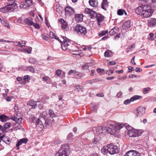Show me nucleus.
<instances>
[{
    "label": "nucleus",
    "mask_w": 156,
    "mask_h": 156,
    "mask_svg": "<svg viewBox=\"0 0 156 156\" xmlns=\"http://www.w3.org/2000/svg\"><path fill=\"white\" fill-rule=\"evenodd\" d=\"M137 14L142 17L148 18L152 15L154 10L150 5H142L138 7L136 10Z\"/></svg>",
    "instance_id": "obj_1"
},
{
    "label": "nucleus",
    "mask_w": 156,
    "mask_h": 156,
    "mask_svg": "<svg viewBox=\"0 0 156 156\" xmlns=\"http://www.w3.org/2000/svg\"><path fill=\"white\" fill-rule=\"evenodd\" d=\"M9 2L7 5L2 8L0 9V11L3 13L13 11L17 7L16 3L13 0L9 1Z\"/></svg>",
    "instance_id": "obj_2"
},
{
    "label": "nucleus",
    "mask_w": 156,
    "mask_h": 156,
    "mask_svg": "<svg viewBox=\"0 0 156 156\" xmlns=\"http://www.w3.org/2000/svg\"><path fill=\"white\" fill-rule=\"evenodd\" d=\"M69 147L67 145H62L55 156H68L69 153Z\"/></svg>",
    "instance_id": "obj_3"
},
{
    "label": "nucleus",
    "mask_w": 156,
    "mask_h": 156,
    "mask_svg": "<svg viewBox=\"0 0 156 156\" xmlns=\"http://www.w3.org/2000/svg\"><path fill=\"white\" fill-rule=\"evenodd\" d=\"M107 147L108 153L111 154H113L119 152V148L112 144H108Z\"/></svg>",
    "instance_id": "obj_4"
},
{
    "label": "nucleus",
    "mask_w": 156,
    "mask_h": 156,
    "mask_svg": "<svg viewBox=\"0 0 156 156\" xmlns=\"http://www.w3.org/2000/svg\"><path fill=\"white\" fill-rule=\"evenodd\" d=\"M75 30L79 34L85 35L87 32L86 28L80 24L76 25L75 28Z\"/></svg>",
    "instance_id": "obj_5"
},
{
    "label": "nucleus",
    "mask_w": 156,
    "mask_h": 156,
    "mask_svg": "<svg viewBox=\"0 0 156 156\" xmlns=\"http://www.w3.org/2000/svg\"><path fill=\"white\" fill-rule=\"evenodd\" d=\"M31 122V123L32 122H36V127L38 131L41 130L44 127V126L42 122L39 119H35L33 118L32 121Z\"/></svg>",
    "instance_id": "obj_6"
},
{
    "label": "nucleus",
    "mask_w": 156,
    "mask_h": 156,
    "mask_svg": "<svg viewBox=\"0 0 156 156\" xmlns=\"http://www.w3.org/2000/svg\"><path fill=\"white\" fill-rule=\"evenodd\" d=\"M40 116L43 118L45 122V125L46 127H49L51 126V123L48 120V114L46 111L43 112L41 114Z\"/></svg>",
    "instance_id": "obj_7"
},
{
    "label": "nucleus",
    "mask_w": 156,
    "mask_h": 156,
    "mask_svg": "<svg viewBox=\"0 0 156 156\" xmlns=\"http://www.w3.org/2000/svg\"><path fill=\"white\" fill-rule=\"evenodd\" d=\"M63 43H62V42H61L62 48L63 50L65 51L67 49V47L69 45L70 42H69V40L66 37H63Z\"/></svg>",
    "instance_id": "obj_8"
},
{
    "label": "nucleus",
    "mask_w": 156,
    "mask_h": 156,
    "mask_svg": "<svg viewBox=\"0 0 156 156\" xmlns=\"http://www.w3.org/2000/svg\"><path fill=\"white\" fill-rule=\"evenodd\" d=\"M142 98L141 96L138 95H135L131 97L130 99H127L125 100L123 102L125 105H128L129 104L131 101H133L135 100L140 99Z\"/></svg>",
    "instance_id": "obj_9"
},
{
    "label": "nucleus",
    "mask_w": 156,
    "mask_h": 156,
    "mask_svg": "<svg viewBox=\"0 0 156 156\" xmlns=\"http://www.w3.org/2000/svg\"><path fill=\"white\" fill-rule=\"evenodd\" d=\"M146 111L145 108L142 106L138 107L136 110V115L137 116L141 117L145 113Z\"/></svg>",
    "instance_id": "obj_10"
},
{
    "label": "nucleus",
    "mask_w": 156,
    "mask_h": 156,
    "mask_svg": "<svg viewBox=\"0 0 156 156\" xmlns=\"http://www.w3.org/2000/svg\"><path fill=\"white\" fill-rule=\"evenodd\" d=\"M84 12L86 14H89L91 18L96 17L98 15L95 11L92 10V9L88 8L85 9Z\"/></svg>",
    "instance_id": "obj_11"
},
{
    "label": "nucleus",
    "mask_w": 156,
    "mask_h": 156,
    "mask_svg": "<svg viewBox=\"0 0 156 156\" xmlns=\"http://www.w3.org/2000/svg\"><path fill=\"white\" fill-rule=\"evenodd\" d=\"M75 11L74 9L69 6L67 7L65 9V15L69 16L74 14Z\"/></svg>",
    "instance_id": "obj_12"
},
{
    "label": "nucleus",
    "mask_w": 156,
    "mask_h": 156,
    "mask_svg": "<svg viewBox=\"0 0 156 156\" xmlns=\"http://www.w3.org/2000/svg\"><path fill=\"white\" fill-rule=\"evenodd\" d=\"M105 129L109 133L112 135H113L115 133L116 129L113 126V127H111L110 125V127H106L105 128Z\"/></svg>",
    "instance_id": "obj_13"
},
{
    "label": "nucleus",
    "mask_w": 156,
    "mask_h": 156,
    "mask_svg": "<svg viewBox=\"0 0 156 156\" xmlns=\"http://www.w3.org/2000/svg\"><path fill=\"white\" fill-rule=\"evenodd\" d=\"M147 23L148 26L152 27L156 25V19L151 18L147 20Z\"/></svg>",
    "instance_id": "obj_14"
},
{
    "label": "nucleus",
    "mask_w": 156,
    "mask_h": 156,
    "mask_svg": "<svg viewBox=\"0 0 156 156\" xmlns=\"http://www.w3.org/2000/svg\"><path fill=\"white\" fill-rule=\"evenodd\" d=\"M96 19L98 22V24L100 26L101 22L103 21L104 16L100 14H98L96 16Z\"/></svg>",
    "instance_id": "obj_15"
},
{
    "label": "nucleus",
    "mask_w": 156,
    "mask_h": 156,
    "mask_svg": "<svg viewBox=\"0 0 156 156\" xmlns=\"http://www.w3.org/2000/svg\"><path fill=\"white\" fill-rule=\"evenodd\" d=\"M110 126L111 127H112L114 126L116 129V131L117 130L120 129L122 128L124 126L125 124H124L118 123L115 124V125L110 124Z\"/></svg>",
    "instance_id": "obj_16"
},
{
    "label": "nucleus",
    "mask_w": 156,
    "mask_h": 156,
    "mask_svg": "<svg viewBox=\"0 0 156 156\" xmlns=\"http://www.w3.org/2000/svg\"><path fill=\"white\" fill-rule=\"evenodd\" d=\"M130 21H128L124 23L122 25V28L123 30H126L130 27Z\"/></svg>",
    "instance_id": "obj_17"
},
{
    "label": "nucleus",
    "mask_w": 156,
    "mask_h": 156,
    "mask_svg": "<svg viewBox=\"0 0 156 156\" xmlns=\"http://www.w3.org/2000/svg\"><path fill=\"white\" fill-rule=\"evenodd\" d=\"M83 15L81 14H77L75 15V19L77 22L82 21L83 20Z\"/></svg>",
    "instance_id": "obj_18"
},
{
    "label": "nucleus",
    "mask_w": 156,
    "mask_h": 156,
    "mask_svg": "<svg viewBox=\"0 0 156 156\" xmlns=\"http://www.w3.org/2000/svg\"><path fill=\"white\" fill-rule=\"evenodd\" d=\"M144 1L147 4L154 8H156V0H144Z\"/></svg>",
    "instance_id": "obj_19"
},
{
    "label": "nucleus",
    "mask_w": 156,
    "mask_h": 156,
    "mask_svg": "<svg viewBox=\"0 0 156 156\" xmlns=\"http://www.w3.org/2000/svg\"><path fill=\"white\" fill-rule=\"evenodd\" d=\"M61 21L62 23V28L66 30H68L69 29V27L66 22L63 19H61Z\"/></svg>",
    "instance_id": "obj_20"
},
{
    "label": "nucleus",
    "mask_w": 156,
    "mask_h": 156,
    "mask_svg": "<svg viewBox=\"0 0 156 156\" xmlns=\"http://www.w3.org/2000/svg\"><path fill=\"white\" fill-rule=\"evenodd\" d=\"M89 2L90 5L93 7H96L98 6L97 0H90Z\"/></svg>",
    "instance_id": "obj_21"
},
{
    "label": "nucleus",
    "mask_w": 156,
    "mask_h": 156,
    "mask_svg": "<svg viewBox=\"0 0 156 156\" xmlns=\"http://www.w3.org/2000/svg\"><path fill=\"white\" fill-rule=\"evenodd\" d=\"M108 3L107 0H103L101 3V8L104 10L106 9V8L108 6Z\"/></svg>",
    "instance_id": "obj_22"
},
{
    "label": "nucleus",
    "mask_w": 156,
    "mask_h": 156,
    "mask_svg": "<svg viewBox=\"0 0 156 156\" xmlns=\"http://www.w3.org/2000/svg\"><path fill=\"white\" fill-rule=\"evenodd\" d=\"M11 42L17 43V44H15L16 46H18L20 47H24L25 46V41H21L20 42H14L12 41Z\"/></svg>",
    "instance_id": "obj_23"
},
{
    "label": "nucleus",
    "mask_w": 156,
    "mask_h": 156,
    "mask_svg": "<svg viewBox=\"0 0 156 156\" xmlns=\"http://www.w3.org/2000/svg\"><path fill=\"white\" fill-rule=\"evenodd\" d=\"M8 119V117L5 115H1L0 113V120L3 122H5Z\"/></svg>",
    "instance_id": "obj_24"
},
{
    "label": "nucleus",
    "mask_w": 156,
    "mask_h": 156,
    "mask_svg": "<svg viewBox=\"0 0 156 156\" xmlns=\"http://www.w3.org/2000/svg\"><path fill=\"white\" fill-rule=\"evenodd\" d=\"M0 21L4 26L6 27L9 29L10 28V27L9 25V23L5 21L3 17H1L0 18Z\"/></svg>",
    "instance_id": "obj_25"
},
{
    "label": "nucleus",
    "mask_w": 156,
    "mask_h": 156,
    "mask_svg": "<svg viewBox=\"0 0 156 156\" xmlns=\"http://www.w3.org/2000/svg\"><path fill=\"white\" fill-rule=\"evenodd\" d=\"M24 21L25 23L29 25H32L34 23L32 19L30 18L25 19Z\"/></svg>",
    "instance_id": "obj_26"
},
{
    "label": "nucleus",
    "mask_w": 156,
    "mask_h": 156,
    "mask_svg": "<svg viewBox=\"0 0 156 156\" xmlns=\"http://www.w3.org/2000/svg\"><path fill=\"white\" fill-rule=\"evenodd\" d=\"M49 35V36L51 38L55 39L58 40L59 42H62V41L59 39V38L55 36L53 32L50 31V32Z\"/></svg>",
    "instance_id": "obj_27"
},
{
    "label": "nucleus",
    "mask_w": 156,
    "mask_h": 156,
    "mask_svg": "<svg viewBox=\"0 0 156 156\" xmlns=\"http://www.w3.org/2000/svg\"><path fill=\"white\" fill-rule=\"evenodd\" d=\"M29 104L32 108H35L37 107V105L36 102L34 101H30L29 102Z\"/></svg>",
    "instance_id": "obj_28"
},
{
    "label": "nucleus",
    "mask_w": 156,
    "mask_h": 156,
    "mask_svg": "<svg viewBox=\"0 0 156 156\" xmlns=\"http://www.w3.org/2000/svg\"><path fill=\"white\" fill-rule=\"evenodd\" d=\"M107 145L106 146L103 147L101 149V152L104 154H107L108 152Z\"/></svg>",
    "instance_id": "obj_29"
},
{
    "label": "nucleus",
    "mask_w": 156,
    "mask_h": 156,
    "mask_svg": "<svg viewBox=\"0 0 156 156\" xmlns=\"http://www.w3.org/2000/svg\"><path fill=\"white\" fill-rule=\"evenodd\" d=\"M127 134L130 137H136L134 129L129 130Z\"/></svg>",
    "instance_id": "obj_30"
},
{
    "label": "nucleus",
    "mask_w": 156,
    "mask_h": 156,
    "mask_svg": "<svg viewBox=\"0 0 156 156\" xmlns=\"http://www.w3.org/2000/svg\"><path fill=\"white\" fill-rule=\"evenodd\" d=\"M118 28L117 27H115L112 29L109 32L110 34L111 35H113L115 34L117 32Z\"/></svg>",
    "instance_id": "obj_31"
},
{
    "label": "nucleus",
    "mask_w": 156,
    "mask_h": 156,
    "mask_svg": "<svg viewBox=\"0 0 156 156\" xmlns=\"http://www.w3.org/2000/svg\"><path fill=\"white\" fill-rule=\"evenodd\" d=\"M48 114L50 118H53L55 117V114L54 111L51 109L49 110Z\"/></svg>",
    "instance_id": "obj_32"
},
{
    "label": "nucleus",
    "mask_w": 156,
    "mask_h": 156,
    "mask_svg": "<svg viewBox=\"0 0 156 156\" xmlns=\"http://www.w3.org/2000/svg\"><path fill=\"white\" fill-rule=\"evenodd\" d=\"M134 131L136 137L140 136L142 133V132L140 130L134 129Z\"/></svg>",
    "instance_id": "obj_33"
},
{
    "label": "nucleus",
    "mask_w": 156,
    "mask_h": 156,
    "mask_svg": "<svg viewBox=\"0 0 156 156\" xmlns=\"http://www.w3.org/2000/svg\"><path fill=\"white\" fill-rule=\"evenodd\" d=\"M76 75H75V77L77 79H80L82 78L83 76V75L82 73L77 72Z\"/></svg>",
    "instance_id": "obj_34"
},
{
    "label": "nucleus",
    "mask_w": 156,
    "mask_h": 156,
    "mask_svg": "<svg viewBox=\"0 0 156 156\" xmlns=\"http://www.w3.org/2000/svg\"><path fill=\"white\" fill-rule=\"evenodd\" d=\"M151 89V88L150 87L143 88V94H145L148 93V91L150 90Z\"/></svg>",
    "instance_id": "obj_35"
},
{
    "label": "nucleus",
    "mask_w": 156,
    "mask_h": 156,
    "mask_svg": "<svg viewBox=\"0 0 156 156\" xmlns=\"http://www.w3.org/2000/svg\"><path fill=\"white\" fill-rule=\"evenodd\" d=\"M29 62L30 64H34L37 62V60L33 58H30L29 59Z\"/></svg>",
    "instance_id": "obj_36"
},
{
    "label": "nucleus",
    "mask_w": 156,
    "mask_h": 156,
    "mask_svg": "<svg viewBox=\"0 0 156 156\" xmlns=\"http://www.w3.org/2000/svg\"><path fill=\"white\" fill-rule=\"evenodd\" d=\"M22 119L21 117L20 116L16 117V121L15 122L18 123L20 124L22 123Z\"/></svg>",
    "instance_id": "obj_37"
},
{
    "label": "nucleus",
    "mask_w": 156,
    "mask_h": 156,
    "mask_svg": "<svg viewBox=\"0 0 156 156\" xmlns=\"http://www.w3.org/2000/svg\"><path fill=\"white\" fill-rule=\"evenodd\" d=\"M89 63H87L86 64L83 65L82 67V69H87L89 67L91 66L90 65Z\"/></svg>",
    "instance_id": "obj_38"
},
{
    "label": "nucleus",
    "mask_w": 156,
    "mask_h": 156,
    "mask_svg": "<svg viewBox=\"0 0 156 156\" xmlns=\"http://www.w3.org/2000/svg\"><path fill=\"white\" fill-rule=\"evenodd\" d=\"M108 33V30H103L101 31V32H100L98 33V35L99 36H102L106 34H107Z\"/></svg>",
    "instance_id": "obj_39"
},
{
    "label": "nucleus",
    "mask_w": 156,
    "mask_h": 156,
    "mask_svg": "<svg viewBox=\"0 0 156 156\" xmlns=\"http://www.w3.org/2000/svg\"><path fill=\"white\" fill-rule=\"evenodd\" d=\"M125 12V10L124 9H119L117 11V14L118 15L121 16L123 15L124 12Z\"/></svg>",
    "instance_id": "obj_40"
},
{
    "label": "nucleus",
    "mask_w": 156,
    "mask_h": 156,
    "mask_svg": "<svg viewBox=\"0 0 156 156\" xmlns=\"http://www.w3.org/2000/svg\"><path fill=\"white\" fill-rule=\"evenodd\" d=\"M27 70L30 71L32 73H34V69L33 67L32 66H28L27 68Z\"/></svg>",
    "instance_id": "obj_41"
},
{
    "label": "nucleus",
    "mask_w": 156,
    "mask_h": 156,
    "mask_svg": "<svg viewBox=\"0 0 156 156\" xmlns=\"http://www.w3.org/2000/svg\"><path fill=\"white\" fill-rule=\"evenodd\" d=\"M23 143L20 140L18 141L17 144H16V148L17 150H19L20 149L19 146L21 145Z\"/></svg>",
    "instance_id": "obj_42"
},
{
    "label": "nucleus",
    "mask_w": 156,
    "mask_h": 156,
    "mask_svg": "<svg viewBox=\"0 0 156 156\" xmlns=\"http://www.w3.org/2000/svg\"><path fill=\"white\" fill-rule=\"evenodd\" d=\"M25 4L27 5V6L29 7L30 6L32 5V0H26Z\"/></svg>",
    "instance_id": "obj_43"
},
{
    "label": "nucleus",
    "mask_w": 156,
    "mask_h": 156,
    "mask_svg": "<svg viewBox=\"0 0 156 156\" xmlns=\"http://www.w3.org/2000/svg\"><path fill=\"white\" fill-rule=\"evenodd\" d=\"M77 73V71L76 70L71 69L69 71V72L67 73V74L68 75H70L73 73L76 74Z\"/></svg>",
    "instance_id": "obj_44"
},
{
    "label": "nucleus",
    "mask_w": 156,
    "mask_h": 156,
    "mask_svg": "<svg viewBox=\"0 0 156 156\" xmlns=\"http://www.w3.org/2000/svg\"><path fill=\"white\" fill-rule=\"evenodd\" d=\"M11 126V124L10 122H7L4 124V126L6 128V129H8Z\"/></svg>",
    "instance_id": "obj_45"
},
{
    "label": "nucleus",
    "mask_w": 156,
    "mask_h": 156,
    "mask_svg": "<svg viewBox=\"0 0 156 156\" xmlns=\"http://www.w3.org/2000/svg\"><path fill=\"white\" fill-rule=\"evenodd\" d=\"M20 140L23 144H26L28 142V139L27 138H25L21 139Z\"/></svg>",
    "instance_id": "obj_46"
},
{
    "label": "nucleus",
    "mask_w": 156,
    "mask_h": 156,
    "mask_svg": "<svg viewBox=\"0 0 156 156\" xmlns=\"http://www.w3.org/2000/svg\"><path fill=\"white\" fill-rule=\"evenodd\" d=\"M32 25H33L35 28L38 29L40 28L39 25L37 23H34Z\"/></svg>",
    "instance_id": "obj_47"
},
{
    "label": "nucleus",
    "mask_w": 156,
    "mask_h": 156,
    "mask_svg": "<svg viewBox=\"0 0 156 156\" xmlns=\"http://www.w3.org/2000/svg\"><path fill=\"white\" fill-rule=\"evenodd\" d=\"M150 37H148V39L149 40L152 41L154 40V38L153 37L154 34L152 33H151L149 34Z\"/></svg>",
    "instance_id": "obj_48"
},
{
    "label": "nucleus",
    "mask_w": 156,
    "mask_h": 156,
    "mask_svg": "<svg viewBox=\"0 0 156 156\" xmlns=\"http://www.w3.org/2000/svg\"><path fill=\"white\" fill-rule=\"evenodd\" d=\"M41 36L43 39L46 41H47L48 40L49 37L47 36H46L45 34H42L41 35Z\"/></svg>",
    "instance_id": "obj_49"
},
{
    "label": "nucleus",
    "mask_w": 156,
    "mask_h": 156,
    "mask_svg": "<svg viewBox=\"0 0 156 156\" xmlns=\"http://www.w3.org/2000/svg\"><path fill=\"white\" fill-rule=\"evenodd\" d=\"M140 76H136L134 74L130 75L129 76V78L133 79L134 77L135 78H140Z\"/></svg>",
    "instance_id": "obj_50"
},
{
    "label": "nucleus",
    "mask_w": 156,
    "mask_h": 156,
    "mask_svg": "<svg viewBox=\"0 0 156 156\" xmlns=\"http://www.w3.org/2000/svg\"><path fill=\"white\" fill-rule=\"evenodd\" d=\"M32 50V48L31 47H30L29 48V50L23 49V51H25L26 52H27L28 54H30L31 53V51Z\"/></svg>",
    "instance_id": "obj_51"
},
{
    "label": "nucleus",
    "mask_w": 156,
    "mask_h": 156,
    "mask_svg": "<svg viewBox=\"0 0 156 156\" xmlns=\"http://www.w3.org/2000/svg\"><path fill=\"white\" fill-rule=\"evenodd\" d=\"M24 79L25 81H26L29 80L30 78L29 76L26 75L24 76Z\"/></svg>",
    "instance_id": "obj_52"
},
{
    "label": "nucleus",
    "mask_w": 156,
    "mask_h": 156,
    "mask_svg": "<svg viewBox=\"0 0 156 156\" xmlns=\"http://www.w3.org/2000/svg\"><path fill=\"white\" fill-rule=\"evenodd\" d=\"M99 142V140L97 138H95L93 141V142L94 144H96Z\"/></svg>",
    "instance_id": "obj_53"
},
{
    "label": "nucleus",
    "mask_w": 156,
    "mask_h": 156,
    "mask_svg": "<svg viewBox=\"0 0 156 156\" xmlns=\"http://www.w3.org/2000/svg\"><path fill=\"white\" fill-rule=\"evenodd\" d=\"M101 80L99 79L98 78H96V79H94L93 80H91L90 81H92V82L94 83H95V82H99Z\"/></svg>",
    "instance_id": "obj_54"
},
{
    "label": "nucleus",
    "mask_w": 156,
    "mask_h": 156,
    "mask_svg": "<svg viewBox=\"0 0 156 156\" xmlns=\"http://www.w3.org/2000/svg\"><path fill=\"white\" fill-rule=\"evenodd\" d=\"M25 2H22L21 3V5L24 8H26L27 6V5L26 4H25Z\"/></svg>",
    "instance_id": "obj_55"
},
{
    "label": "nucleus",
    "mask_w": 156,
    "mask_h": 156,
    "mask_svg": "<svg viewBox=\"0 0 156 156\" xmlns=\"http://www.w3.org/2000/svg\"><path fill=\"white\" fill-rule=\"evenodd\" d=\"M61 73V70L60 69H58L56 71V74L58 76H59Z\"/></svg>",
    "instance_id": "obj_56"
},
{
    "label": "nucleus",
    "mask_w": 156,
    "mask_h": 156,
    "mask_svg": "<svg viewBox=\"0 0 156 156\" xmlns=\"http://www.w3.org/2000/svg\"><path fill=\"white\" fill-rule=\"evenodd\" d=\"M7 129H6V128H5V127L4 126V127H3L1 125V128H0V129L3 132L5 133Z\"/></svg>",
    "instance_id": "obj_57"
},
{
    "label": "nucleus",
    "mask_w": 156,
    "mask_h": 156,
    "mask_svg": "<svg viewBox=\"0 0 156 156\" xmlns=\"http://www.w3.org/2000/svg\"><path fill=\"white\" fill-rule=\"evenodd\" d=\"M122 94V92L121 91H120L117 93L116 96L118 98H119L121 97Z\"/></svg>",
    "instance_id": "obj_58"
},
{
    "label": "nucleus",
    "mask_w": 156,
    "mask_h": 156,
    "mask_svg": "<svg viewBox=\"0 0 156 156\" xmlns=\"http://www.w3.org/2000/svg\"><path fill=\"white\" fill-rule=\"evenodd\" d=\"M104 55L106 57H108L110 56V55L108 51H106L104 53Z\"/></svg>",
    "instance_id": "obj_59"
},
{
    "label": "nucleus",
    "mask_w": 156,
    "mask_h": 156,
    "mask_svg": "<svg viewBox=\"0 0 156 156\" xmlns=\"http://www.w3.org/2000/svg\"><path fill=\"white\" fill-rule=\"evenodd\" d=\"M49 79V78L47 76L43 77L42 78V80L44 81H46L47 80H48Z\"/></svg>",
    "instance_id": "obj_60"
},
{
    "label": "nucleus",
    "mask_w": 156,
    "mask_h": 156,
    "mask_svg": "<svg viewBox=\"0 0 156 156\" xmlns=\"http://www.w3.org/2000/svg\"><path fill=\"white\" fill-rule=\"evenodd\" d=\"M73 135L72 133H69V134L67 136V139L69 140H70L71 139L72 137H73Z\"/></svg>",
    "instance_id": "obj_61"
},
{
    "label": "nucleus",
    "mask_w": 156,
    "mask_h": 156,
    "mask_svg": "<svg viewBox=\"0 0 156 156\" xmlns=\"http://www.w3.org/2000/svg\"><path fill=\"white\" fill-rule=\"evenodd\" d=\"M75 87H76V89L79 90V89H82L83 88V87L82 86H80L79 85H76Z\"/></svg>",
    "instance_id": "obj_62"
},
{
    "label": "nucleus",
    "mask_w": 156,
    "mask_h": 156,
    "mask_svg": "<svg viewBox=\"0 0 156 156\" xmlns=\"http://www.w3.org/2000/svg\"><path fill=\"white\" fill-rule=\"evenodd\" d=\"M104 71V69H97V72L98 73H101L103 72Z\"/></svg>",
    "instance_id": "obj_63"
},
{
    "label": "nucleus",
    "mask_w": 156,
    "mask_h": 156,
    "mask_svg": "<svg viewBox=\"0 0 156 156\" xmlns=\"http://www.w3.org/2000/svg\"><path fill=\"white\" fill-rule=\"evenodd\" d=\"M135 71L136 72H139L142 71V70L139 68H136L135 69Z\"/></svg>",
    "instance_id": "obj_64"
}]
</instances>
